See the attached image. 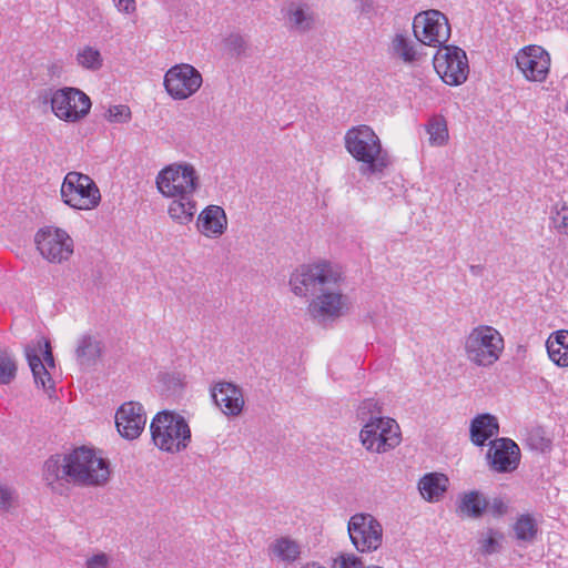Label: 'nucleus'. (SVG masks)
I'll list each match as a JSON object with an SVG mask.
<instances>
[{
  "mask_svg": "<svg viewBox=\"0 0 568 568\" xmlns=\"http://www.w3.org/2000/svg\"><path fill=\"white\" fill-rule=\"evenodd\" d=\"M43 478L50 486L59 480L68 481L67 455H54L47 459L43 466Z\"/></svg>",
  "mask_w": 568,
  "mask_h": 568,
  "instance_id": "c756f323",
  "label": "nucleus"
},
{
  "mask_svg": "<svg viewBox=\"0 0 568 568\" xmlns=\"http://www.w3.org/2000/svg\"><path fill=\"white\" fill-rule=\"evenodd\" d=\"M26 356L32 371L36 384L41 385V387L47 390L53 388V381L48 368L39 356L37 348L31 347L30 345L27 346Z\"/></svg>",
  "mask_w": 568,
  "mask_h": 568,
  "instance_id": "bb28decb",
  "label": "nucleus"
},
{
  "mask_svg": "<svg viewBox=\"0 0 568 568\" xmlns=\"http://www.w3.org/2000/svg\"><path fill=\"white\" fill-rule=\"evenodd\" d=\"M550 359L558 366H568V331L551 334L546 342Z\"/></svg>",
  "mask_w": 568,
  "mask_h": 568,
  "instance_id": "a878e982",
  "label": "nucleus"
},
{
  "mask_svg": "<svg viewBox=\"0 0 568 568\" xmlns=\"http://www.w3.org/2000/svg\"><path fill=\"white\" fill-rule=\"evenodd\" d=\"M150 428L154 445L166 453H180L191 442L189 424L182 416L175 413H159L153 418Z\"/></svg>",
  "mask_w": 568,
  "mask_h": 568,
  "instance_id": "0eeeda50",
  "label": "nucleus"
},
{
  "mask_svg": "<svg viewBox=\"0 0 568 568\" xmlns=\"http://www.w3.org/2000/svg\"><path fill=\"white\" fill-rule=\"evenodd\" d=\"M116 9L125 14H132L136 11L135 0H112Z\"/></svg>",
  "mask_w": 568,
  "mask_h": 568,
  "instance_id": "a18cd8bd",
  "label": "nucleus"
},
{
  "mask_svg": "<svg viewBox=\"0 0 568 568\" xmlns=\"http://www.w3.org/2000/svg\"><path fill=\"white\" fill-rule=\"evenodd\" d=\"M528 443H549L548 439L544 438L540 430H534L528 435Z\"/></svg>",
  "mask_w": 568,
  "mask_h": 568,
  "instance_id": "49530a36",
  "label": "nucleus"
},
{
  "mask_svg": "<svg viewBox=\"0 0 568 568\" xmlns=\"http://www.w3.org/2000/svg\"><path fill=\"white\" fill-rule=\"evenodd\" d=\"M288 28L301 33L310 31L315 22L314 13L306 3L291 2L285 10Z\"/></svg>",
  "mask_w": 568,
  "mask_h": 568,
  "instance_id": "412c9836",
  "label": "nucleus"
},
{
  "mask_svg": "<svg viewBox=\"0 0 568 568\" xmlns=\"http://www.w3.org/2000/svg\"><path fill=\"white\" fill-rule=\"evenodd\" d=\"M490 468L497 473H511L520 462V449L510 438H497L490 443L487 454Z\"/></svg>",
  "mask_w": 568,
  "mask_h": 568,
  "instance_id": "f3484780",
  "label": "nucleus"
},
{
  "mask_svg": "<svg viewBox=\"0 0 568 568\" xmlns=\"http://www.w3.org/2000/svg\"><path fill=\"white\" fill-rule=\"evenodd\" d=\"M61 69H62V67H61V65H59V64H57V63H53V64L51 65V68H50V72H51L52 74H58V73H60Z\"/></svg>",
  "mask_w": 568,
  "mask_h": 568,
  "instance_id": "09e8293b",
  "label": "nucleus"
},
{
  "mask_svg": "<svg viewBox=\"0 0 568 568\" xmlns=\"http://www.w3.org/2000/svg\"><path fill=\"white\" fill-rule=\"evenodd\" d=\"M110 464L93 449L79 447L67 454L68 483L78 486H102L110 478Z\"/></svg>",
  "mask_w": 568,
  "mask_h": 568,
  "instance_id": "7ed1b4c3",
  "label": "nucleus"
},
{
  "mask_svg": "<svg viewBox=\"0 0 568 568\" xmlns=\"http://www.w3.org/2000/svg\"><path fill=\"white\" fill-rule=\"evenodd\" d=\"M552 227L560 234L568 235V205H556L550 217Z\"/></svg>",
  "mask_w": 568,
  "mask_h": 568,
  "instance_id": "e433bc0d",
  "label": "nucleus"
},
{
  "mask_svg": "<svg viewBox=\"0 0 568 568\" xmlns=\"http://www.w3.org/2000/svg\"><path fill=\"white\" fill-rule=\"evenodd\" d=\"M347 528L353 545L361 552L375 551L383 544V527L371 514L353 515Z\"/></svg>",
  "mask_w": 568,
  "mask_h": 568,
  "instance_id": "f8f14e48",
  "label": "nucleus"
},
{
  "mask_svg": "<svg viewBox=\"0 0 568 568\" xmlns=\"http://www.w3.org/2000/svg\"><path fill=\"white\" fill-rule=\"evenodd\" d=\"M566 111L568 112V102H567V105H566Z\"/></svg>",
  "mask_w": 568,
  "mask_h": 568,
  "instance_id": "8fccbe9b",
  "label": "nucleus"
},
{
  "mask_svg": "<svg viewBox=\"0 0 568 568\" xmlns=\"http://www.w3.org/2000/svg\"><path fill=\"white\" fill-rule=\"evenodd\" d=\"M390 54L406 63H413L418 59L413 41L403 33H396L392 39Z\"/></svg>",
  "mask_w": 568,
  "mask_h": 568,
  "instance_id": "7c9ffc66",
  "label": "nucleus"
},
{
  "mask_svg": "<svg viewBox=\"0 0 568 568\" xmlns=\"http://www.w3.org/2000/svg\"><path fill=\"white\" fill-rule=\"evenodd\" d=\"M197 231L210 239H219L227 229V216L219 205L206 206L197 216Z\"/></svg>",
  "mask_w": 568,
  "mask_h": 568,
  "instance_id": "aec40b11",
  "label": "nucleus"
},
{
  "mask_svg": "<svg viewBox=\"0 0 568 568\" xmlns=\"http://www.w3.org/2000/svg\"><path fill=\"white\" fill-rule=\"evenodd\" d=\"M33 241L39 254L52 264L69 261L74 252V242L69 233L53 225L40 227Z\"/></svg>",
  "mask_w": 568,
  "mask_h": 568,
  "instance_id": "1a4fd4ad",
  "label": "nucleus"
},
{
  "mask_svg": "<svg viewBox=\"0 0 568 568\" xmlns=\"http://www.w3.org/2000/svg\"><path fill=\"white\" fill-rule=\"evenodd\" d=\"M159 192L171 203L168 214L180 225L190 224L196 213L194 194L200 189V176L195 168L187 162H175L164 166L155 180Z\"/></svg>",
  "mask_w": 568,
  "mask_h": 568,
  "instance_id": "f257e3e1",
  "label": "nucleus"
},
{
  "mask_svg": "<svg viewBox=\"0 0 568 568\" xmlns=\"http://www.w3.org/2000/svg\"><path fill=\"white\" fill-rule=\"evenodd\" d=\"M110 565V557L104 552H99L88 558L85 568H108Z\"/></svg>",
  "mask_w": 568,
  "mask_h": 568,
  "instance_id": "c03bdc74",
  "label": "nucleus"
},
{
  "mask_svg": "<svg viewBox=\"0 0 568 568\" xmlns=\"http://www.w3.org/2000/svg\"><path fill=\"white\" fill-rule=\"evenodd\" d=\"M105 118L112 123H125L131 120V110L128 105H113L108 110Z\"/></svg>",
  "mask_w": 568,
  "mask_h": 568,
  "instance_id": "58836bf2",
  "label": "nucleus"
},
{
  "mask_svg": "<svg viewBox=\"0 0 568 568\" xmlns=\"http://www.w3.org/2000/svg\"><path fill=\"white\" fill-rule=\"evenodd\" d=\"M332 568H364L363 562L355 555L342 554L337 556L332 565Z\"/></svg>",
  "mask_w": 568,
  "mask_h": 568,
  "instance_id": "ea45409f",
  "label": "nucleus"
},
{
  "mask_svg": "<svg viewBox=\"0 0 568 568\" xmlns=\"http://www.w3.org/2000/svg\"><path fill=\"white\" fill-rule=\"evenodd\" d=\"M60 194L63 203L74 210H93L101 202L97 183L89 175L75 171L67 173Z\"/></svg>",
  "mask_w": 568,
  "mask_h": 568,
  "instance_id": "6e6552de",
  "label": "nucleus"
},
{
  "mask_svg": "<svg viewBox=\"0 0 568 568\" xmlns=\"http://www.w3.org/2000/svg\"><path fill=\"white\" fill-rule=\"evenodd\" d=\"M382 413L383 409L381 404L373 398H368L363 400L358 406L357 418L363 423V425H367L371 422H375V419L384 418Z\"/></svg>",
  "mask_w": 568,
  "mask_h": 568,
  "instance_id": "f704fd0d",
  "label": "nucleus"
},
{
  "mask_svg": "<svg viewBox=\"0 0 568 568\" xmlns=\"http://www.w3.org/2000/svg\"><path fill=\"white\" fill-rule=\"evenodd\" d=\"M225 48L235 57L244 55L247 51V42L243 36L232 33L225 39Z\"/></svg>",
  "mask_w": 568,
  "mask_h": 568,
  "instance_id": "4c0bfd02",
  "label": "nucleus"
},
{
  "mask_svg": "<svg viewBox=\"0 0 568 568\" xmlns=\"http://www.w3.org/2000/svg\"><path fill=\"white\" fill-rule=\"evenodd\" d=\"M33 347L37 348L39 356L42 355V362L44 363L45 367H54V358L51 349L50 342L47 339H40L38 341L37 345Z\"/></svg>",
  "mask_w": 568,
  "mask_h": 568,
  "instance_id": "a19ab883",
  "label": "nucleus"
},
{
  "mask_svg": "<svg viewBox=\"0 0 568 568\" xmlns=\"http://www.w3.org/2000/svg\"><path fill=\"white\" fill-rule=\"evenodd\" d=\"M505 349L500 332L489 325L474 327L464 341L466 358L478 367H490L497 363Z\"/></svg>",
  "mask_w": 568,
  "mask_h": 568,
  "instance_id": "423d86ee",
  "label": "nucleus"
},
{
  "mask_svg": "<svg viewBox=\"0 0 568 568\" xmlns=\"http://www.w3.org/2000/svg\"><path fill=\"white\" fill-rule=\"evenodd\" d=\"M447 487L448 477L438 473L425 475L418 484L422 496L430 503L440 500L447 491Z\"/></svg>",
  "mask_w": 568,
  "mask_h": 568,
  "instance_id": "5701e85b",
  "label": "nucleus"
},
{
  "mask_svg": "<svg viewBox=\"0 0 568 568\" xmlns=\"http://www.w3.org/2000/svg\"><path fill=\"white\" fill-rule=\"evenodd\" d=\"M414 34L424 44L440 47L450 37V26L447 17L438 10H427L414 19Z\"/></svg>",
  "mask_w": 568,
  "mask_h": 568,
  "instance_id": "4468645a",
  "label": "nucleus"
},
{
  "mask_svg": "<svg viewBox=\"0 0 568 568\" xmlns=\"http://www.w3.org/2000/svg\"><path fill=\"white\" fill-rule=\"evenodd\" d=\"M202 82V74L187 63L172 67L164 75V87L175 100L190 98L201 88Z\"/></svg>",
  "mask_w": 568,
  "mask_h": 568,
  "instance_id": "2eb2a0df",
  "label": "nucleus"
},
{
  "mask_svg": "<svg viewBox=\"0 0 568 568\" xmlns=\"http://www.w3.org/2000/svg\"><path fill=\"white\" fill-rule=\"evenodd\" d=\"M212 397L216 406L226 416H239L244 407V396L242 388L229 383H216L212 389Z\"/></svg>",
  "mask_w": 568,
  "mask_h": 568,
  "instance_id": "6ab92c4d",
  "label": "nucleus"
},
{
  "mask_svg": "<svg viewBox=\"0 0 568 568\" xmlns=\"http://www.w3.org/2000/svg\"><path fill=\"white\" fill-rule=\"evenodd\" d=\"M516 63L527 80L542 82L549 73L550 55L542 47L531 44L518 51Z\"/></svg>",
  "mask_w": 568,
  "mask_h": 568,
  "instance_id": "dca6fc26",
  "label": "nucleus"
},
{
  "mask_svg": "<svg viewBox=\"0 0 568 568\" xmlns=\"http://www.w3.org/2000/svg\"><path fill=\"white\" fill-rule=\"evenodd\" d=\"M488 508L487 499L478 491H469L460 497L458 511L470 518L481 517Z\"/></svg>",
  "mask_w": 568,
  "mask_h": 568,
  "instance_id": "cd10ccee",
  "label": "nucleus"
},
{
  "mask_svg": "<svg viewBox=\"0 0 568 568\" xmlns=\"http://www.w3.org/2000/svg\"><path fill=\"white\" fill-rule=\"evenodd\" d=\"M487 505L488 508L486 511L491 513L495 517H501L508 513L507 504L499 497L487 500Z\"/></svg>",
  "mask_w": 568,
  "mask_h": 568,
  "instance_id": "37998d69",
  "label": "nucleus"
},
{
  "mask_svg": "<svg viewBox=\"0 0 568 568\" xmlns=\"http://www.w3.org/2000/svg\"><path fill=\"white\" fill-rule=\"evenodd\" d=\"M77 63L89 71H98L103 65V58L101 52L91 45H85L79 49L75 55Z\"/></svg>",
  "mask_w": 568,
  "mask_h": 568,
  "instance_id": "473e14b6",
  "label": "nucleus"
},
{
  "mask_svg": "<svg viewBox=\"0 0 568 568\" xmlns=\"http://www.w3.org/2000/svg\"><path fill=\"white\" fill-rule=\"evenodd\" d=\"M75 355L81 366L94 365L102 355V343L91 335H83L79 339Z\"/></svg>",
  "mask_w": 568,
  "mask_h": 568,
  "instance_id": "393cba45",
  "label": "nucleus"
},
{
  "mask_svg": "<svg viewBox=\"0 0 568 568\" xmlns=\"http://www.w3.org/2000/svg\"><path fill=\"white\" fill-rule=\"evenodd\" d=\"M429 142L435 146L446 145L449 139L447 121L443 115H434L429 119L427 126Z\"/></svg>",
  "mask_w": 568,
  "mask_h": 568,
  "instance_id": "2f4dec72",
  "label": "nucleus"
},
{
  "mask_svg": "<svg viewBox=\"0 0 568 568\" xmlns=\"http://www.w3.org/2000/svg\"><path fill=\"white\" fill-rule=\"evenodd\" d=\"M503 534L494 528H488L478 539L479 550L484 555L498 552L501 548L499 540Z\"/></svg>",
  "mask_w": 568,
  "mask_h": 568,
  "instance_id": "c9c22d12",
  "label": "nucleus"
},
{
  "mask_svg": "<svg viewBox=\"0 0 568 568\" xmlns=\"http://www.w3.org/2000/svg\"><path fill=\"white\" fill-rule=\"evenodd\" d=\"M145 423V414L138 403H124L115 414L116 428L128 439L138 438L144 429Z\"/></svg>",
  "mask_w": 568,
  "mask_h": 568,
  "instance_id": "a211bd4d",
  "label": "nucleus"
},
{
  "mask_svg": "<svg viewBox=\"0 0 568 568\" xmlns=\"http://www.w3.org/2000/svg\"><path fill=\"white\" fill-rule=\"evenodd\" d=\"M18 365L12 354L0 348V384L8 385L17 376Z\"/></svg>",
  "mask_w": 568,
  "mask_h": 568,
  "instance_id": "72a5a7b5",
  "label": "nucleus"
},
{
  "mask_svg": "<svg viewBox=\"0 0 568 568\" xmlns=\"http://www.w3.org/2000/svg\"><path fill=\"white\" fill-rule=\"evenodd\" d=\"M513 531L518 541L532 542L538 535L539 527L532 515L521 514L516 518Z\"/></svg>",
  "mask_w": 568,
  "mask_h": 568,
  "instance_id": "c85d7f7f",
  "label": "nucleus"
},
{
  "mask_svg": "<svg viewBox=\"0 0 568 568\" xmlns=\"http://www.w3.org/2000/svg\"><path fill=\"white\" fill-rule=\"evenodd\" d=\"M341 280L342 275L336 266L320 261L297 266L290 276V286L296 296L306 297L338 285Z\"/></svg>",
  "mask_w": 568,
  "mask_h": 568,
  "instance_id": "39448f33",
  "label": "nucleus"
},
{
  "mask_svg": "<svg viewBox=\"0 0 568 568\" xmlns=\"http://www.w3.org/2000/svg\"><path fill=\"white\" fill-rule=\"evenodd\" d=\"M16 501L14 491L8 486L0 484V509L9 510Z\"/></svg>",
  "mask_w": 568,
  "mask_h": 568,
  "instance_id": "79ce46f5",
  "label": "nucleus"
},
{
  "mask_svg": "<svg viewBox=\"0 0 568 568\" xmlns=\"http://www.w3.org/2000/svg\"><path fill=\"white\" fill-rule=\"evenodd\" d=\"M434 68L443 81L449 85L464 83L469 74L466 52L455 45L440 48L434 57Z\"/></svg>",
  "mask_w": 568,
  "mask_h": 568,
  "instance_id": "9b49d317",
  "label": "nucleus"
},
{
  "mask_svg": "<svg viewBox=\"0 0 568 568\" xmlns=\"http://www.w3.org/2000/svg\"><path fill=\"white\" fill-rule=\"evenodd\" d=\"M301 568H326V567L320 565L318 562L312 561V562H306Z\"/></svg>",
  "mask_w": 568,
  "mask_h": 568,
  "instance_id": "de8ad7c7",
  "label": "nucleus"
},
{
  "mask_svg": "<svg viewBox=\"0 0 568 568\" xmlns=\"http://www.w3.org/2000/svg\"><path fill=\"white\" fill-rule=\"evenodd\" d=\"M359 438L367 450L382 454L398 446L402 435L396 420L385 417L363 425Z\"/></svg>",
  "mask_w": 568,
  "mask_h": 568,
  "instance_id": "9d476101",
  "label": "nucleus"
},
{
  "mask_svg": "<svg viewBox=\"0 0 568 568\" xmlns=\"http://www.w3.org/2000/svg\"><path fill=\"white\" fill-rule=\"evenodd\" d=\"M347 152L361 162L363 175H378L390 164V158L383 149L381 139L375 131L366 124H361L347 130L344 136Z\"/></svg>",
  "mask_w": 568,
  "mask_h": 568,
  "instance_id": "f03ea898",
  "label": "nucleus"
},
{
  "mask_svg": "<svg viewBox=\"0 0 568 568\" xmlns=\"http://www.w3.org/2000/svg\"><path fill=\"white\" fill-rule=\"evenodd\" d=\"M498 432V420L489 414L477 416L470 425V438L477 446H483L487 439L496 436Z\"/></svg>",
  "mask_w": 568,
  "mask_h": 568,
  "instance_id": "4be33fe9",
  "label": "nucleus"
},
{
  "mask_svg": "<svg viewBox=\"0 0 568 568\" xmlns=\"http://www.w3.org/2000/svg\"><path fill=\"white\" fill-rule=\"evenodd\" d=\"M38 99L43 104H50L52 113L68 123H78L85 119L92 105L89 95L73 87L45 89Z\"/></svg>",
  "mask_w": 568,
  "mask_h": 568,
  "instance_id": "20e7f679",
  "label": "nucleus"
},
{
  "mask_svg": "<svg viewBox=\"0 0 568 568\" xmlns=\"http://www.w3.org/2000/svg\"><path fill=\"white\" fill-rule=\"evenodd\" d=\"M348 310L347 296L341 290H335L334 286L317 293L307 306L310 316L318 324L333 322L345 315Z\"/></svg>",
  "mask_w": 568,
  "mask_h": 568,
  "instance_id": "ddd939ff",
  "label": "nucleus"
},
{
  "mask_svg": "<svg viewBox=\"0 0 568 568\" xmlns=\"http://www.w3.org/2000/svg\"><path fill=\"white\" fill-rule=\"evenodd\" d=\"M267 550L271 559L275 558L287 564L296 561L301 556V545L287 536L276 538L270 544Z\"/></svg>",
  "mask_w": 568,
  "mask_h": 568,
  "instance_id": "b1692460",
  "label": "nucleus"
}]
</instances>
